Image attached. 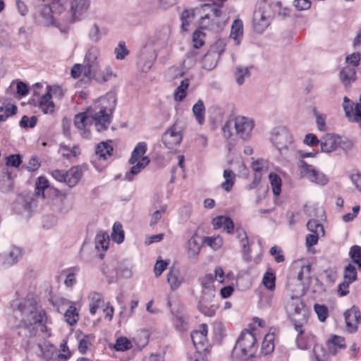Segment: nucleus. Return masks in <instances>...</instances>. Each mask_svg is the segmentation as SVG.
Wrapping results in <instances>:
<instances>
[{"mask_svg":"<svg viewBox=\"0 0 361 361\" xmlns=\"http://www.w3.org/2000/svg\"><path fill=\"white\" fill-rule=\"evenodd\" d=\"M116 106V95L109 92L98 99L85 112L75 115L74 124L86 138L90 136L89 127L94 124L97 131L106 130L111 123V114Z\"/></svg>","mask_w":361,"mask_h":361,"instance_id":"f257e3e1","label":"nucleus"},{"mask_svg":"<svg viewBox=\"0 0 361 361\" xmlns=\"http://www.w3.org/2000/svg\"><path fill=\"white\" fill-rule=\"evenodd\" d=\"M12 322L16 328L29 329L32 325L42 322V312L37 310L36 302L33 299L25 298L14 301Z\"/></svg>","mask_w":361,"mask_h":361,"instance_id":"f03ea898","label":"nucleus"},{"mask_svg":"<svg viewBox=\"0 0 361 361\" xmlns=\"http://www.w3.org/2000/svg\"><path fill=\"white\" fill-rule=\"evenodd\" d=\"M255 126V121L244 116H237L229 118L222 128L224 135L229 139L232 136V129L235 130V135L244 141L252 137V130Z\"/></svg>","mask_w":361,"mask_h":361,"instance_id":"7ed1b4c3","label":"nucleus"},{"mask_svg":"<svg viewBox=\"0 0 361 361\" xmlns=\"http://www.w3.org/2000/svg\"><path fill=\"white\" fill-rule=\"evenodd\" d=\"M277 4H270L266 1H262L257 4L254 12L252 23L255 32L262 33L270 25L274 16V7Z\"/></svg>","mask_w":361,"mask_h":361,"instance_id":"20e7f679","label":"nucleus"},{"mask_svg":"<svg viewBox=\"0 0 361 361\" xmlns=\"http://www.w3.org/2000/svg\"><path fill=\"white\" fill-rule=\"evenodd\" d=\"M147 151V145L145 142H139L132 152L129 159V163L133 165L130 171L126 173L125 178L129 181L133 180L132 176L138 174L149 163L148 157L144 154Z\"/></svg>","mask_w":361,"mask_h":361,"instance_id":"39448f33","label":"nucleus"},{"mask_svg":"<svg viewBox=\"0 0 361 361\" xmlns=\"http://www.w3.org/2000/svg\"><path fill=\"white\" fill-rule=\"evenodd\" d=\"M320 147L322 152L330 153L338 148L348 150L352 147V142L348 139H343L338 135L327 133L320 140Z\"/></svg>","mask_w":361,"mask_h":361,"instance_id":"423d86ee","label":"nucleus"},{"mask_svg":"<svg viewBox=\"0 0 361 361\" xmlns=\"http://www.w3.org/2000/svg\"><path fill=\"white\" fill-rule=\"evenodd\" d=\"M271 142L283 155H286L288 152L294 149L292 135L285 128L275 129L271 136Z\"/></svg>","mask_w":361,"mask_h":361,"instance_id":"0eeeda50","label":"nucleus"},{"mask_svg":"<svg viewBox=\"0 0 361 361\" xmlns=\"http://www.w3.org/2000/svg\"><path fill=\"white\" fill-rule=\"evenodd\" d=\"M99 49L96 46L90 47L87 51L83 63V74L85 77L91 78L99 72Z\"/></svg>","mask_w":361,"mask_h":361,"instance_id":"6e6552de","label":"nucleus"},{"mask_svg":"<svg viewBox=\"0 0 361 361\" xmlns=\"http://www.w3.org/2000/svg\"><path fill=\"white\" fill-rule=\"evenodd\" d=\"M34 17L39 24L44 26L56 25V20L52 13L50 4H44V0H38Z\"/></svg>","mask_w":361,"mask_h":361,"instance_id":"1a4fd4ad","label":"nucleus"},{"mask_svg":"<svg viewBox=\"0 0 361 361\" xmlns=\"http://www.w3.org/2000/svg\"><path fill=\"white\" fill-rule=\"evenodd\" d=\"M286 311L288 315L290 320L293 318L304 317L308 319L309 312L305 308V305L298 297L292 296L286 304Z\"/></svg>","mask_w":361,"mask_h":361,"instance_id":"9d476101","label":"nucleus"},{"mask_svg":"<svg viewBox=\"0 0 361 361\" xmlns=\"http://www.w3.org/2000/svg\"><path fill=\"white\" fill-rule=\"evenodd\" d=\"M161 140L165 147L170 149H176L180 145L182 140V135L176 123L165 131Z\"/></svg>","mask_w":361,"mask_h":361,"instance_id":"9b49d317","label":"nucleus"},{"mask_svg":"<svg viewBox=\"0 0 361 361\" xmlns=\"http://www.w3.org/2000/svg\"><path fill=\"white\" fill-rule=\"evenodd\" d=\"M157 54L154 49L149 46H145L140 51L137 61L138 68L142 72L147 73L152 68L155 61Z\"/></svg>","mask_w":361,"mask_h":361,"instance_id":"f8f14e48","label":"nucleus"},{"mask_svg":"<svg viewBox=\"0 0 361 361\" xmlns=\"http://www.w3.org/2000/svg\"><path fill=\"white\" fill-rule=\"evenodd\" d=\"M300 167L302 170V173L310 181L321 185H325L328 183V178L324 173L317 171L313 166L302 161Z\"/></svg>","mask_w":361,"mask_h":361,"instance_id":"ddd939ff","label":"nucleus"},{"mask_svg":"<svg viewBox=\"0 0 361 361\" xmlns=\"http://www.w3.org/2000/svg\"><path fill=\"white\" fill-rule=\"evenodd\" d=\"M197 307L204 316L212 317L215 315L219 306L214 302V297L201 295Z\"/></svg>","mask_w":361,"mask_h":361,"instance_id":"4468645a","label":"nucleus"},{"mask_svg":"<svg viewBox=\"0 0 361 361\" xmlns=\"http://www.w3.org/2000/svg\"><path fill=\"white\" fill-rule=\"evenodd\" d=\"M346 328L348 332L354 333L357 329V325L361 322V313L357 307L353 306L344 313Z\"/></svg>","mask_w":361,"mask_h":361,"instance_id":"2eb2a0df","label":"nucleus"},{"mask_svg":"<svg viewBox=\"0 0 361 361\" xmlns=\"http://www.w3.org/2000/svg\"><path fill=\"white\" fill-rule=\"evenodd\" d=\"M90 0H71V13L73 21L78 20L87 12Z\"/></svg>","mask_w":361,"mask_h":361,"instance_id":"dca6fc26","label":"nucleus"},{"mask_svg":"<svg viewBox=\"0 0 361 361\" xmlns=\"http://www.w3.org/2000/svg\"><path fill=\"white\" fill-rule=\"evenodd\" d=\"M208 332L207 325L202 324L199 330L193 331L191 333V339L197 350H204L207 343V335Z\"/></svg>","mask_w":361,"mask_h":361,"instance_id":"f3484780","label":"nucleus"},{"mask_svg":"<svg viewBox=\"0 0 361 361\" xmlns=\"http://www.w3.org/2000/svg\"><path fill=\"white\" fill-rule=\"evenodd\" d=\"M241 344L243 347L247 348L250 353H255L257 349V339L255 335L250 331H243L238 338L236 344Z\"/></svg>","mask_w":361,"mask_h":361,"instance_id":"a211bd4d","label":"nucleus"},{"mask_svg":"<svg viewBox=\"0 0 361 361\" xmlns=\"http://www.w3.org/2000/svg\"><path fill=\"white\" fill-rule=\"evenodd\" d=\"M66 0H51L50 7L52 10V13L55 16L56 23L59 21H65L68 19V11H66Z\"/></svg>","mask_w":361,"mask_h":361,"instance_id":"6ab92c4d","label":"nucleus"},{"mask_svg":"<svg viewBox=\"0 0 361 361\" xmlns=\"http://www.w3.org/2000/svg\"><path fill=\"white\" fill-rule=\"evenodd\" d=\"M200 238L197 235V232H195L192 237L187 243V255L189 258L197 257L202 248V242Z\"/></svg>","mask_w":361,"mask_h":361,"instance_id":"aec40b11","label":"nucleus"},{"mask_svg":"<svg viewBox=\"0 0 361 361\" xmlns=\"http://www.w3.org/2000/svg\"><path fill=\"white\" fill-rule=\"evenodd\" d=\"M247 348L243 347L241 344H235L232 357L234 361H253L255 353H250Z\"/></svg>","mask_w":361,"mask_h":361,"instance_id":"412c9836","label":"nucleus"},{"mask_svg":"<svg viewBox=\"0 0 361 361\" xmlns=\"http://www.w3.org/2000/svg\"><path fill=\"white\" fill-rule=\"evenodd\" d=\"M183 281L184 279L180 275L179 269L172 267L167 274V282L169 283L171 289L172 290L178 289Z\"/></svg>","mask_w":361,"mask_h":361,"instance_id":"4be33fe9","label":"nucleus"},{"mask_svg":"<svg viewBox=\"0 0 361 361\" xmlns=\"http://www.w3.org/2000/svg\"><path fill=\"white\" fill-rule=\"evenodd\" d=\"M254 171L253 184H258L262 176L268 171L267 162L264 159H258L252 163L251 166Z\"/></svg>","mask_w":361,"mask_h":361,"instance_id":"5701e85b","label":"nucleus"},{"mask_svg":"<svg viewBox=\"0 0 361 361\" xmlns=\"http://www.w3.org/2000/svg\"><path fill=\"white\" fill-rule=\"evenodd\" d=\"M339 78L345 88L350 87L352 82L356 80L355 68L346 66L342 68L339 73Z\"/></svg>","mask_w":361,"mask_h":361,"instance_id":"b1692460","label":"nucleus"},{"mask_svg":"<svg viewBox=\"0 0 361 361\" xmlns=\"http://www.w3.org/2000/svg\"><path fill=\"white\" fill-rule=\"evenodd\" d=\"M214 278L212 274H208L200 279L202 286L201 295L215 297V288L214 286Z\"/></svg>","mask_w":361,"mask_h":361,"instance_id":"393cba45","label":"nucleus"},{"mask_svg":"<svg viewBox=\"0 0 361 361\" xmlns=\"http://www.w3.org/2000/svg\"><path fill=\"white\" fill-rule=\"evenodd\" d=\"M82 169L80 166H73L66 171V183L70 187H74L80 180Z\"/></svg>","mask_w":361,"mask_h":361,"instance_id":"a878e982","label":"nucleus"},{"mask_svg":"<svg viewBox=\"0 0 361 361\" xmlns=\"http://www.w3.org/2000/svg\"><path fill=\"white\" fill-rule=\"evenodd\" d=\"M38 106L44 114H51L54 111L55 105L51 100V94L49 91L40 97Z\"/></svg>","mask_w":361,"mask_h":361,"instance_id":"bb28decb","label":"nucleus"},{"mask_svg":"<svg viewBox=\"0 0 361 361\" xmlns=\"http://www.w3.org/2000/svg\"><path fill=\"white\" fill-rule=\"evenodd\" d=\"M236 233L237 238L239 239L240 245L243 247V252L244 255L243 257L246 261H250L251 259L250 256L251 250L249 245L247 234L245 231L240 228H237Z\"/></svg>","mask_w":361,"mask_h":361,"instance_id":"cd10ccee","label":"nucleus"},{"mask_svg":"<svg viewBox=\"0 0 361 361\" xmlns=\"http://www.w3.org/2000/svg\"><path fill=\"white\" fill-rule=\"evenodd\" d=\"M113 152L112 146L107 142H102L97 145L95 156L98 160H106L111 157Z\"/></svg>","mask_w":361,"mask_h":361,"instance_id":"c85d7f7f","label":"nucleus"},{"mask_svg":"<svg viewBox=\"0 0 361 361\" xmlns=\"http://www.w3.org/2000/svg\"><path fill=\"white\" fill-rule=\"evenodd\" d=\"M169 37V29L165 27L160 32L155 33L152 41L157 48H162L168 44Z\"/></svg>","mask_w":361,"mask_h":361,"instance_id":"c756f323","label":"nucleus"},{"mask_svg":"<svg viewBox=\"0 0 361 361\" xmlns=\"http://www.w3.org/2000/svg\"><path fill=\"white\" fill-rule=\"evenodd\" d=\"M88 299L90 300V312L91 314H94L97 310L104 305L102 296L99 293L92 292L89 294Z\"/></svg>","mask_w":361,"mask_h":361,"instance_id":"7c9ffc66","label":"nucleus"},{"mask_svg":"<svg viewBox=\"0 0 361 361\" xmlns=\"http://www.w3.org/2000/svg\"><path fill=\"white\" fill-rule=\"evenodd\" d=\"M243 35V24L241 20L236 19L233 21L230 37L233 38L235 42V44L239 45L240 44L241 39Z\"/></svg>","mask_w":361,"mask_h":361,"instance_id":"2f4dec72","label":"nucleus"},{"mask_svg":"<svg viewBox=\"0 0 361 361\" xmlns=\"http://www.w3.org/2000/svg\"><path fill=\"white\" fill-rule=\"evenodd\" d=\"M21 257V249L18 247H13L11 248L8 254L4 256V264L11 266L16 263Z\"/></svg>","mask_w":361,"mask_h":361,"instance_id":"473e14b6","label":"nucleus"},{"mask_svg":"<svg viewBox=\"0 0 361 361\" xmlns=\"http://www.w3.org/2000/svg\"><path fill=\"white\" fill-rule=\"evenodd\" d=\"M59 152L63 157L68 160L77 157L80 154V149L78 146L70 147L66 145H61Z\"/></svg>","mask_w":361,"mask_h":361,"instance_id":"72a5a7b5","label":"nucleus"},{"mask_svg":"<svg viewBox=\"0 0 361 361\" xmlns=\"http://www.w3.org/2000/svg\"><path fill=\"white\" fill-rule=\"evenodd\" d=\"M224 178L225 181L221 183V188L226 192L231 191L235 179V174L230 169L224 171Z\"/></svg>","mask_w":361,"mask_h":361,"instance_id":"f704fd0d","label":"nucleus"},{"mask_svg":"<svg viewBox=\"0 0 361 361\" xmlns=\"http://www.w3.org/2000/svg\"><path fill=\"white\" fill-rule=\"evenodd\" d=\"M193 114L199 124L202 125L204 122L205 107L202 100H198L192 107Z\"/></svg>","mask_w":361,"mask_h":361,"instance_id":"c9c22d12","label":"nucleus"},{"mask_svg":"<svg viewBox=\"0 0 361 361\" xmlns=\"http://www.w3.org/2000/svg\"><path fill=\"white\" fill-rule=\"evenodd\" d=\"M294 330L296 331L297 335L300 336L307 333L305 326L307 324L308 319H305L304 317L300 318H293V320L290 321Z\"/></svg>","mask_w":361,"mask_h":361,"instance_id":"e433bc0d","label":"nucleus"},{"mask_svg":"<svg viewBox=\"0 0 361 361\" xmlns=\"http://www.w3.org/2000/svg\"><path fill=\"white\" fill-rule=\"evenodd\" d=\"M17 113V106L14 104H8L6 106H0V122H4L6 119Z\"/></svg>","mask_w":361,"mask_h":361,"instance_id":"4c0bfd02","label":"nucleus"},{"mask_svg":"<svg viewBox=\"0 0 361 361\" xmlns=\"http://www.w3.org/2000/svg\"><path fill=\"white\" fill-rule=\"evenodd\" d=\"M314 336L309 332H307L304 334L296 336L295 337V344L296 346L301 350H306L309 347V343L310 338H313Z\"/></svg>","mask_w":361,"mask_h":361,"instance_id":"58836bf2","label":"nucleus"},{"mask_svg":"<svg viewBox=\"0 0 361 361\" xmlns=\"http://www.w3.org/2000/svg\"><path fill=\"white\" fill-rule=\"evenodd\" d=\"M109 235L104 233L97 234L95 237V248L98 250L102 249L106 251L109 247Z\"/></svg>","mask_w":361,"mask_h":361,"instance_id":"ea45409f","label":"nucleus"},{"mask_svg":"<svg viewBox=\"0 0 361 361\" xmlns=\"http://www.w3.org/2000/svg\"><path fill=\"white\" fill-rule=\"evenodd\" d=\"M49 187L48 180L42 176L37 178L35 183V194L37 197H44V190Z\"/></svg>","mask_w":361,"mask_h":361,"instance_id":"a19ab883","label":"nucleus"},{"mask_svg":"<svg viewBox=\"0 0 361 361\" xmlns=\"http://www.w3.org/2000/svg\"><path fill=\"white\" fill-rule=\"evenodd\" d=\"M270 184L274 195H279L281 192V179L279 175L270 173L269 175Z\"/></svg>","mask_w":361,"mask_h":361,"instance_id":"79ce46f5","label":"nucleus"},{"mask_svg":"<svg viewBox=\"0 0 361 361\" xmlns=\"http://www.w3.org/2000/svg\"><path fill=\"white\" fill-rule=\"evenodd\" d=\"M111 238L117 243H121L124 240L123 226L118 222H116L113 226Z\"/></svg>","mask_w":361,"mask_h":361,"instance_id":"37998d69","label":"nucleus"},{"mask_svg":"<svg viewBox=\"0 0 361 361\" xmlns=\"http://www.w3.org/2000/svg\"><path fill=\"white\" fill-rule=\"evenodd\" d=\"M274 349V336L271 334H267L265 336L262 343L261 350L264 355H269L273 352Z\"/></svg>","mask_w":361,"mask_h":361,"instance_id":"c03bdc74","label":"nucleus"},{"mask_svg":"<svg viewBox=\"0 0 361 361\" xmlns=\"http://www.w3.org/2000/svg\"><path fill=\"white\" fill-rule=\"evenodd\" d=\"M202 244H207L214 250L219 249L223 245V240L220 236L204 237L202 240Z\"/></svg>","mask_w":361,"mask_h":361,"instance_id":"a18cd8bd","label":"nucleus"},{"mask_svg":"<svg viewBox=\"0 0 361 361\" xmlns=\"http://www.w3.org/2000/svg\"><path fill=\"white\" fill-rule=\"evenodd\" d=\"M235 75L236 82L241 85L244 83L245 79L250 76L249 68L247 67L238 66L235 72Z\"/></svg>","mask_w":361,"mask_h":361,"instance_id":"49530a36","label":"nucleus"},{"mask_svg":"<svg viewBox=\"0 0 361 361\" xmlns=\"http://www.w3.org/2000/svg\"><path fill=\"white\" fill-rule=\"evenodd\" d=\"M64 317L68 324L71 326L74 325L79 319L76 308L73 306H70L66 311Z\"/></svg>","mask_w":361,"mask_h":361,"instance_id":"de8ad7c7","label":"nucleus"},{"mask_svg":"<svg viewBox=\"0 0 361 361\" xmlns=\"http://www.w3.org/2000/svg\"><path fill=\"white\" fill-rule=\"evenodd\" d=\"M344 280L348 283H353L357 279V271L355 267L348 264L344 269Z\"/></svg>","mask_w":361,"mask_h":361,"instance_id":"09e8293b","label":"nucleus"},{"mask_svg":"<svg viewBox=\"0 0 361 361\" xmlns=\"http://www.w3.org/2000/svg\"><path fill=\"white\" fill-rule=\"evenodd\" d=\"M115 77H116V75L113 73L111 68L110 67H106L102 75H100L98 72L95 76H92L91 78L95 80L99 83H102Z\"/></svg>","mask_w":361,"mask_h":361,"instance_id":"8fccbe9b","label":"nucleus"},{"mask_svg":"<svg viewBox=\"0 0 361 361\" xmlns=\"http://www.w3.org/2000/svg\"><path fill=\"white\" fill-rule=\"evenodd\" d=\"M133 345L130 340L126 337H120L116 340L114 348L116 351H125L132 348Z\"/></svg>","mask_w":361,"mask_h":361,"instance_id":"3c124183","label":"nucleus"},{"mask_svg":"<svg viewBox=\"0 0 361 361\" xmlns=\"http://www.w3.org/2000/svg\"><path fill=\"white\" fill-rule=\"evenodd\" d=\"M307 227L310 233L324 235V230L322 224H319L317 220H310L307 224Z\"/></svg>","mask_w":361,"mask_h":361,"instance_id":"603ef678","label":"nucleus"},{"mask_svg":"<svg viewBox=\"0 0 361 361\" xmlns=\"http://www.w3.org/2000/svg\"><path fill=\"white\" fill-rule=\"evenodd\" d=\"M78 271L79 269L78 267H73L67 270V275L64 281V284L66 287H72L76 283L75 276Z\"/></svg>","mask_w":361,"mask_h":361,"instance_id":"864d4df0","label":"nucleus"},{"mask_svg":"<svg viewBox=\"0 0 361 361\" xmlns=\"http://www.w3.org/2000/svg\"><path fill=\"white\" fill-rule=\"evenodd\" d=\"M349 255L353 262L361 267V247L359 245H353L351 247Z\"/></svg>","mask_w":361,"mask_h":361,"instance_id":"5fc2aeb1","label":"nucleus"},{"mask_svg":"<svg viewBox=\"0 0 361 361\" xmlns=\"http://www.w3.org/2000/svg\"><path fill=\"white\" fill-rule=\"evenodd\" d=\"M173 324L177 330L183 331L187 324L185 317L181 313H177L173 317Z\"/></svg>","mask_w":361,"mask_h":361,"instance_id":"6e6d98bb","label":"nucleus"},{"mask_svg":"<svg viewBox=\"0 0 361 361\" xmlns=\"http://www.w3.org/2000/svg\"><path fill=\"white\" fill-rule=\"evenodd\" d=\"M314 309L316 314H317L319 320L320 322H324L329 315V310L327 307L324 305L315 304Z\"/></svg>","mask_w":361,"mask_h":361,"instance_id":"4d7b16f0","label":"nucleus"},{"mask_svg":"<svg viewBox=\"0 0 361 361\" xmlns=\"http://www.w3.org/2000/svg\"><path fill=\"white\" fill-rule=\"evenodd\" d=\"M194 15V11L192 10H185L182 13L181 27L183 31H186L188 30V27L190 24V20L193 18Z\"/></svg>","mask_w":361,"mask_h":361,"instance_id":"13d9d810","label":"nucleus"},{"mask_svg":"<svg viewBox=\"0 0 361 361\" xmlns=\"http://www.w3.org/2000/svg\"><path fill=\"white\" fill-rule=\"evenodd\" d=\"M88 37L93 42H97L101 39L102 34L99 27L97 24H94L90 27Z\"/></svg>","mask_w":361,"mask_h":361,"instance_id":"bf43d9fd","label":"nucleus"},{"mask_svg":"<svg viewBox=\"0 0 361 361\" xmlns=\"http://www.w3.org/2000/svg\"><path fill=\"white\" fill-rule=\"evenodd\" d=\"M114 54H116V58L118 60L124 59L129 54V51L127 49L124 42H119L118 47L114 49Z\"/></svg>","mask_w":361,"mask_h":361,"instance_id":"052dcab7","label":"nucleus"},{"mask_svg":"<svg viewBox=\"0 0 361 361\" xmlns=\"http://www.w3.org/2000/svg\"><path fill=\"white\" fill-rule=\"evenodd\" d=\"M276 277L273 273L266 272L264 275L262 283L269 289L274 290L275 288Z\"/></svg>","mask_w":361,"mask_h":361,"instance_id":"680f3d73","label":"nucleus"},{"mask_svg":"<svg viewBox=\"0 0 361 361\" xmlns=\"http://www.w3.org/2000/svg\"><path fill=\"white\" fill-rule=\"evenodd\" d=\"M355 103L351 102L347 97L343 98V109L345 111V116L350 121Z\"/></svg>","mask_w":361,"mask_h":361,"instance_id":"e2e57ef3","label":"nucleus"},{"mask_svg":"<svg viewBox=\"0 0 361 361\" xmlns=\"http://www.w3.org/2000/svg\"><path fill=\"white\" fill-rule=\"evenodd\" d=\"M37 118L36 116H32L30 118L27 116H23L20 121V126L22 128H34L37 124Z\"/></svg>","mask_w":361,"mask_h":361,"instance_id":"0e129e2a","label":"nucleus"},{"mask_svg":"<svg viewBox=\"0 0 361 361\" xmlns=\"http://www.w3.org/2000/svg\"><path fill=\"white\" fill-rule=\"evenodd\" d=\"M360 59L361 56L359 53H353L346 57L345 62L348 64L347 66L355 68L359 65Z\"/></svg>","mask_w":361,"mask_h":361,"instance_id":"69168bd1","label":"nucleus"},{"mask_svg":"<svg viewBox=\"0 0 361 361\" xmlns=\"http://www.w3.org/2000/svg\"><path fill=\"white\" fill-rule=\"evenodd\" d=\"M314 114L318 129L320 131H324L326 130V116L319 113L315 109L314 110Z\"/></svg>","mask_w":361,"mask_h":361,"instance_id":"338daca9","label":"nucleus"},{"mask_svg":"<svg viewBox=\"0 0 361 361\" xmlns=\"http://www.w3.org/2000/svg\"><path fill=\"white\" fill-rule=\"evenodd\" d=\"M204 37V34L201 30H196L193 33V42H194V47L195 48L198 49L204 44V41L203 39Z\"/></svg>","mask_w":361,"mask_h":361,"instance_id":"774afa93","label":"nucleus"}]
</instances>
